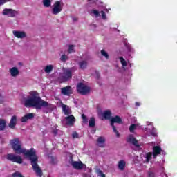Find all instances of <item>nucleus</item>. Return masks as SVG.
<instances>
[{
  "label": "nucleus",
  "mask_w": 177,
  "mask_h": 177,
  "mask_svg": "<svg viewBox=\"0 0 177 177\" xmlns=\"http://www.w3.org/2000/svg\"><path fill=\"white\" fill-rule=\"evenodd\" d=\"M10 143L12 150L16 154H24L26 158L30 160L33 171H35L37 176L41 177L44 173H42V169H41V167L38 165V156H37L35 149L30 148L26 150L21 148V141H20V139L18 138L10 140Z\"/></svg>",
  "instance_id": "nucleus-1"
},
{
  "label": "nucleus",
  "mask_w": 177,
  "mask_h": 177,
  "mask_svg": "<svg viewBox=\"0 0 177 177\" xmlns=\"http://www.w3.org/2000/svg\"><path fill=\"white\" fill-rule=\"evenodd\" d=\"M30 96L24 102L25 107H35L36 110H41L42 107H49L50 104L42 100L37 91L29 92Z\"/></svg>",
  "instance_id": "nucleus-2"
},
{
  "label": "nucleus",
  "mask_w": 177,
  "mask_h": 177,
  "mask_svg": "<svg viewBox=\"0 0 177 177\" xmlns=\"http://www.w3.org/2000/svg\"><path fill=\"white\" fill-rule=\"evenodd\" d=\"M63 73L61 76V80L64 82L70 81L73 78V71L74 68H63Z\"/></svg>",
  "instance_id": "nucleus-3"
},
{
  "label": "nucleus",
  "mask_w": 177,
  "mask_h": 177,
  "mask_svg": "<svg viewBox=\"0 0 177 177\" xmlns=\"http://www.w3.org/2000/svg\"><path fill=\"white\" fill-rule=\"evenodd\" d=\"M114 124H122V119L118 115L111 118V126L113 128V131L116 134L117 138H120V133L117 131V128H115Z\"/></svg>",
  "instance_id": "nucleus-4"
},
{
  "label": "nucleus",
  "mask_w": 177,
  "mask_h": 177,
  "mask_svg": "<svg viewBox=\"0 0 177 177\" xmlns=\"http://www.w3.org/2000/svg\"><path fill=\"white\" fill-rule=\"evenodd\" d=\"M77 91L78 93H80V95H87V93L91 92V88L80 82L77 84Z\"/></svg>",
  "instance_id": "nucleus-5"
},
{
  "label": "nucleus",
  "mask_w": 177,
  "mask_h": 177,
  "mask_svg": "<svg viewBox=\"0 0 177 177\" xmlns=\"http://www.w3.org/2000/svg\"><path fill=\"white\" fill-rule=\"evenodd\" d=\"M7 160L12 162H16L17 164H23V159L20 156H16L15 153H8L6 156Z\"/></svg>",
  "instance_id": "nucleus-6"
},
{
  "label": "nucleus",
  "mask_w": 177,
  "mask_h": 177,
  "mask_svg": "<svg viewBox=\"0 0 177 177\" xmlns=\"http://www.w3.org/2000/svg\"><path fill=\"white\" fill-rule=\"evenodd\" d=\"M73 93L74 90H73V88L70 86H67L61 88V93L64 96H70L73 95Z\"/></svg>",
  "instance_id": "nucleus-7"
},
{
  "label": "nucleus",
  "mask_w": 177,
  "mask_h": 177,
  "mask_svg": "<svg viewBox=\"0 0 177 177\" xmlns=\"http://www.w3.org/2000/svg\"><path fill=\"white\" fill-rule=\"evenodd\" d=\"M62 8L60 1H57L55 3L54 7L52 9L53 15H59L62 12Z\"/></svg>",
  "instance_id": "nucleus-8"
},
{
  "label": "nucleus",
  "mask_w": 177,
  "mask_h": 177,
  "mask_svg": "<svg viewBox=\"0 0 177 177\" xmlns=\"http://www.w3.org/2000/svg\"><path fill=\"white\" fill-rule=\"evenodd\" d=\"M127 142L128 143H132L133 146L136 147H140V145H139V141L133 137V135H129L127 138Z\"/></svg>",
  "instance_id": "nucleus-9"
},
{
  "label": "nucleus",
  "mask_w": 177,
  "mask_h": 177,
  "mask_svg": "<svg viewBox=\"0 0 177 177\" xmlns=\"http://www.w3.org/2000/svg\"><path fill=\"white\" fill-rule=\"evenodd\" d=\"M2 13L4 16L8 15L10 17H15L16 16V11L9 8L4 9Z\"/></svg>",
  "instance_id": "nucleus-10"
},
{
  "label": "nucleus",
  "mask_w": 177,
  "mask_h": 177,
  "mask_svg": "<svg viewBox=\"0 0 177 177\" xmlns=\"http://www.w3.org/2000/svg\"><path fill=\"white\" fill-rule=\"evenodd\" d=\"M65 120L67 125H70L71 127H73L74 122H75V117L73 115H68V116L65 117Z\"/></svg>",
  "instance_id": "nucleus-11"
},
{
  "label": "nucleus",
  "mask_w": 177,
  "mask_h": 177,
  "mask_svg": "<svg viewBox=\"0 0 177 177\" xmlns=\"http://www.w3.org/2000/svg\"><path fill=\"white\" fill-rule=\"evenodd\" d=\"M12 34L14 37H16V38H26L27 37V35L25 33L24 31H17V30H13Z\"/></svg>",
  "instance_id": "nucleus-12"
},
{
  "label": "nucleus",
  "mask_w": 177,
  "mask_h": 177,
  "mask_svg": "<svg viewBox=\"0 0 177 177\" xmlns=\"http://www.w3.org/2000/svg\"><path fill=\"white\" fill-rule=\"evenodd\" d=\"M71 165L75 169L81 170L84 168V163L80 161H73Z\"/></svg>",
  "instance_id": "nucleus-13"
},
{
  "label": "nucleus",
  "mask_w": 177,
  "mask_h": 177,
  "mask_svg": "<svg viewBox=\"0 0 177 177\" xmlns=\"http://www.w3.org/2000/svg\"><path fill=\"white\" fill-rule=\"evenodd\" d=\"M17 124V117H16V115H14L11 118L8 127L11 129H15V128H16Z\"/></svg>",
  "instance_id": "nucleus-14"
},
{
  "label": "nucleus",
  "mask_w": 177,
  "mask_h": 177,
  "mask_svg": "<svg viewBox=\"0 0 177 177\" xmlns=\"http://www.w3.org/2000/svg\"><path fill=\"white\" fill-rule=\"evenodd\" d=\"M161 151H162L161 147L154 146L153 149V158H157V156H158V154H161Z\"/></svg>",
  "instance_id": "nucleus-15"
},
{
  "label": "nucleus",
  "mask_w": 177,
  "mask_h": 177,
  "mask_svg": "<svg viewBox=\"0 0 177 177\" xmlns=\"http://www.w3.org/2000/svg\"><path fill=\"white\" fill-rule=\"evenodd\" d=\"M32 118H34V113H27L21 118V122H27L28 120H32Z\"/></svg>",
  "instance_id": "nucleus-16"
},
{
  "label": "nucleus",
  "mask_w": 177,
  "mask_h": 177,
  "mask_svg": "<svg viewBox=\"0 0 177 177\" xmlns=\"http://www.w3.org/2000/svg\"><path fill=\"white\" fill-rule=\"evenodd\" d=\"M97 146L98 147H104V143H106V138L103 136H100L97 140Z\"/></svg>",
  "instance_id": "nucleus-17"
},
{
  "label": "nucleus",
  "mask_w": 177,
  "mask_h": 177,
  "mask_svg": "<svg viewBox=\"0 0 177 177\" xmlns=\"http://www.w3.org/2000/svg\"><path fill=\"white\" fill-rule=\"evenodd\" d=\"M62 111L64 115H71L73 113L70 109V106L66 104H62Z\"/></svg>",
  "instance_id": "nucleus-18"
},
{
  "label": "nucleus",
  "mask_w": 177,
  "mask_h": 177,
  "mask_svg": "<svg viewBox=\"0 0 177 177\" xmlns=\"http://www.w3.org/2000/svg\"><path fill=\"white\" fill-rule=\"evenodd\" d=\"M19 73V69H17L16 67H12L10 69V73L11 74L12 77H17Z\"/></svg>",
  "instance_id": "nucleus-19"
},
{
  "label": "nucleus",
  "mask_w": 177,
  "mask_h": 177,
  "mask_svg": "<svg viewBox=\"0 0 177 177\" xmlns=\"http://www.w3.org/2000/svg\"><path fill=\"white\" fill-rule=\"evenodd\" d=\"M102 117L104 120H111V111L110 110H106L102 113Z\"/></svg>",
  "instance_id": "nucleus-20"
},
{
  "label": "nucleus",
  "mask_w": 177,
  "mask_h": 177,
  "mask_svg": "<svg viewBox=\"0 0 177 177\" xmlns=\"http://www.w3.org/2000/svg\"><path fill=\"white\" fill-rule=\"evenodd\" d=\"M78 66L81 70H85L88 67V62L83 60L78 62Z\"/></svg>",
  "instance_id": "nucleus-21"
},
{
  "label": "nucleus",
  "mask_w": 177,
  "mask_h": 177,
  "mask_svg": "<svg viewBox=\"0 0 177 177\" xmlns=\"http://www.w3.org/2000/svg\"><path fill=\"white\" fill-rule=\"evenodd\" d=\"M125 165H127L125 161L120 160L118 164V167L120 171H124L125 169Z\"/></svg>",
  "instance_id": "nucleus-22"
},
{
  "label": "nucleus",
  "mask_w": 177,
  "mask_h": 177,
  "mask_svg": "<svg viewBox=\"0 0 177 177\" xmlns=\"http://www.w3.org/2000/svg\"><path fill=\"white\" fill-rule=\"evenodd\" d=\"M5 128H6V120L0 119V131H5Z\"/></svg>",
  "instance_id": "nucleus-23"
},
{
  "label": "nucleus",
  "mask_w": 177,
  "mask_h": 177,
  "mask_svg": "<svg viewBox=\"0 0 177 177\" xmlns=\"http://www.w3.org/2000/svg\"><path fill=\"white\" fill-rule=\"evenodd\" d=\"M95 125H96V120L95 119V118L92 117L88 121V127L90 128H93Z\"/></svg>",
  "instance_id": "nucleus-24"
},
{
  "label": "nucleus",
  "mask_w": 177,
  "mask_h": 177,
  "mask_svg": "<svg viewBox=\"0 0 177 177\" xmlns=\"http://www.w3.org/2000/svg\"><path fill=\"white\" fill-rule=\"evenodd\" d=\"M43 5L44 8H49L52 5L51 0H43Z\"/></svg>",
  "instance_id": "nucleus-25"
},
{
  "label": "nucleus",
  "mask_w": 177,
  "mask_h": 177,
  "mask_svg": "<svg viewBox=\"0 0 177 177\" xmlns=\"http://www.w3.org/2000/svg\"><path fill=\"white\" fill-rule=\"evenodd\" d=\"M52 70H53V66L48 65L45 67L44 71L45 73H48V74H49V73L52 72Z\"/></svg>",
  "instance_id": "nucleus-26"
},
{
  "label": "nucleus",
  "mask_w": 177,
  "mask_h": 177,
  "mask_svg": "<svg viewBox=\"0 0 177 177\" xmlns=\"http://www.w3.org/2000/svg\"><path fill=\"white\" fill-rule=\"evenodd\" d=\"M136 127H137V125L135 124H132L130 125L129 131H130V132H131V133H133L135 129H136Z\"/></svg>",
  "instance_id": "nucleus-27"
},
{
  "label": "nucleus",
  "mask_w": 177,
  "mask_h": 177,
  "mask_svg": "<svg viewBox=\"0 0 177 177\" xmlns=\"http://www.w3.org/2000/svg\"><path fill=\"white\" fill-rule=\"evenodd\" d=\"M119 59L120 60V63H121L122 66H123L124 67H126L127 61H125V59H124V57H120Z\"/></svg>",
  "instance_id": "nucleus-28"
},
{
  "label": "nucleus",
  "mask_w": 177,
  "mask_h": 177,
  "mask_svg": "<svg viewBox=\"0 0 177 177\" xmlns=\"http://www.w3.org/2000/svg\"><path fill=\"white\" fill-rule=\"evenodd\" d=\"M12 177H24L23 176V174H21V173L19 172V171H15V173H13L12 174Z\"/></svg>",
  "instance_id": "nucleus-29"
},
{
  "label": "nucleus",
  "mask_w": 177,
  "mask_h": 177,
  "mask_svg": "<svg viewBox=\"0 0 177 177\" xmlns=\"http://www.w3.org/2000/svg\"><path fill=\"white\" fill-rule=\"evenodd\" d=\"M101 55L104 56L106 59H109V53L106 52L104 50H101Z\"/></svg>",
  "instance_id": "nucleus-30"
},
{
  "label": "nucleus",
  "mask_w": 177,
  "mask_h": 177,
  "mask_svg": "<svg viewBox=\"0 0 177 177\" xmlns=\"http://www.w3.org/2000/svg\"><path fill=\"white\" fill-rule=\"evenodd\" d=\"M82 122L84 124H87L88 123V118L86 117V115H85V114H82Z\"/></svg>",
  "instance_id": "nucleus-31"
},
{
  "label": "nucleus",
  "mask_w": 177,
  "mask_h": 177,
  "mask_svg": "<svg viewBox=\"0 0 177 177\" xmlns=\"http://www.w3.org/2000/svg\"><path fill=\"white\" fill-rule=\"evenodd\" d=\"M151 156H153V153H151V152L147 153V155H146L147 162H149V161H150V160H151Z\"/></svg>",
  "instance_id": "nucleus-32"
},
{
  "label": "nucleus",
  "mask_w": 177,
  "mask_h": 177,
  "mask_svg": "<svg viewBox=\"0 0 177 177\" xmlns=\"http://www.w3.org/2000/svg\"><path fill=\"white\" fill-rule=\"evenodd\" d=\"M91 13H93V15H95V17H99V16H100V13L97 10H92Z\"/></svg>",
  "instance_id": "nucleus-33"
},
{
  "label": "nucleus",
  "mask_w": 177,
  "mask_h": 177,
  "mask_svg": "<svg viewBox=\"0 0 177 177\" xmlns=\"http://www.w3.org/2000/svg\"><path fill=\"white\" fill-rule=\"evenodd\" d=\"M50 158L51 160V164H57V160L56 159V157L50 156Z\"/></svg>",
  "instance_id": "nucleus-34"
},
{
  "label": "nucleus",
  "mask_w": 177,
  "mask_h": 177,
  "mask_svg": "<svg viewBox=\"0 0 177 177\" xmlns=\"http://www.w3.org/2000/svg\"><path fill=\"white\" fill-rule=\"evenodd\" d=\"M73 52H74V45H70L68 49V53H73Z\"/></svg>",
  "instance_id": "nucleus-35"
},
{
  "label": "nucleus",
  "mask_w": 177,
  "mask_h": 177,
  "mask_svg": "<svg viewBox=\"0 0 177 177\" xmlns=\"http://www.w3.org/2000/svg\"><path fill=\"white\" fill-rule=\"evenodd\" d=\"M60 60L62 61V62H66V60H68V57L67 56V55H62V57H61V58H60Z\"/></svg>",
  "instance_id": "nucleus-36"
},
{
  "label": "nucleus",
  "mask_w": 177,
  "mask_h": 177,
  "mask_svg": "<svg viewBox=\"0 0 177 177\" xmlns=\"http://www.w3.org/2000/svg\"><path fill=\"white\" fill-rule=\"evenodd\" d=\"M101 15H102V17L103 19V20H106V19H107V17L106 16V12H104V11L102 10L100 12Z\"/></svg>",
  "instance_id": "nucleus-37"
},
{
  "label": "nucleus",
  "mask_w": 177,
  "mask_h": 177,
  "mask_svg": "<svg viewBox=\"0 0 177 177\" xmlns=\"http://www.w3.org/2000/svg\"><path fill=\"white\" fill-rule=\"evenodd\" d=\"M72 136L73 139H77V138H78L79 136L78 133H77V131L73 132V133L72 134Z\"/></svg>",
  "instance_id": "nucleus-38"
},
{
  "label": "nucleus",
  "mask_w": 177,
  "mask_h": 177,
  "mask_svg": "<svg viewBox=\"0 0 177 177\" xmlns=\"http://www.w3.org/2000/svg\"><path fill=\"white\" fill-rule=\"evenodd\" d=\"M98 174L101 177H106V174H103V171H102V170H99Z\"/></svg>",
  "instance_id": "nucleus-39"
},
{
  "label": "nucleus",
  "mask_w": 177,
  "mask_h": 177,
  "mask_svg": "<svg viewBox=\"0 0 177 177\" xmlns=\"http://www.w3.org/2000/svg\"><path fill=\"white\" fill-rule=\"evenodd\" d=\"M148 177H155V174L153 171H149L148 174Z\"/></svg>",
  "instance_id": "nucleus-40"
},
{
  "label": "nucleus",
  "mask_w": 177,
  "mask_h": 177,
  "mask_svg": "<svg viewBox=\"0 0 177 177\" xmlns=\"http://www.w3.org/2000/svg\"><path fill=\"white\" fill-rule=\"evenodd\" d=\"M57 129H55L52 131V133H53L54 136H56V135H57Z\"/></svg>",
  "instance_id": "nucleus-41"
},
{
  "label": "nucleus",
  "mask_w": 177,
  "mask_h": 177,
  "mask_svg": "<svg viewBox=\"0 0 177 177\" xmlns=\"http://www.w3.org/2000/svg\"><path fill=\"white\" fill-rule=\"evenodd\" d=\"M9 0H0V6L1 5H4V3H6Z\"/></svg>",
  "instance_id": "nucleus-42"
},
{
  "label": "nucleus",
  "mask_w": 177,
  "mask_h": 177,
  "mask_svg": "<svg viewBox=\"0 0 177 177\" xmlns=\"http://www.w3.org/2000/svg\"><path fill=\"white\" fill-rule=\"evenodd\" d=\"M95 74L97 75V78L99 80V78H100V74L99 73V71H95Z\"/></svg>",
  "instance_id": "nucleus-43"
},
{
  "label": "nucleus",
  "mask_w": 177,
  "mask_h": 177,
  "mask_svg": "<svg viewBox=\"0 0 177 177\" xmlns=\"http://www.w3.org/2000/svg\"><path fill=\"white\" fill-rule=\"evenodd\" d=\"M136 106H140V103L136 102Z\"/></svg>",
  "instance_id": "nucleus-44"
},
{
  "label": "nucleus",
  "mask_w": 177,
  "mask_h": 177,
  "mask_svg": "<svg viewBox=\"0 0 177 177\" xmlns=\"http://www.w3.org/2000/svg\"><path fill=\"white\" fill-rule=\"evenodd\" d=\"M73 20H74L75 21H77V19H75H75H73Z\"/></svg>",
  "instance_id": "nucleus-45"
},
{
  "label": "nucleus",
  "mask_w": 177,
  "mask_h": 177,
  "mask_svg": "<svg viewBox=\"0 0 177 177\" xmlns=\"http://www.w3.org/2000/svg\"><path fill=\"white\" fill-rule=\"evenodd\" d=\"M48 177H49V176H48Z\"/></svg>",
  "instance_id": "nucleus-46"
}]
</instances>
